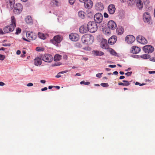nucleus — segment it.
Returning a JSON list of instances; mask_svg holds the SVG:
<instances>
[{
	"mask_svg": "<svg viewBox=\"0 0 155 155\" xmlns=\"http://www.w3.org/2000/svg\"><path fill=\"white\" fill-rule=\"evenodd\" d=\"M11 24L7 26L3 29L4 32L5 33L12 32L14 30L16 27V20L14 16H12L11 17Z\"/></svg>",
	"mask_w": 155,
	"mask_h": 155,
	"instance_id": "nucleus-1",
	"label": "nucleus"
},
{
	"mask_svg": "<svg viewBox=\"0 0 155 155\" xmlns=\"http://www.w3.org/2000/svg\"><path fill=\"white\" fill-rule=\"evenodd\" d=\"M82 42L86 44H90L94 41V38L93 36L89 34H85L81 38Z\"/></svg>",
	"mask_w": 155,
	"mask_h": 155,
	"instance_id": "nucleus-2",
	"label": "nucleus"
},
{
	"mask_svg": "<svg viewBox=\"0 0 155 155\" xmlns=\"http://www.w3.org/2000/svg\"><path fill=\"white\" fill-rule=\"evenodd\" d=\"M87 28L88 31L91 33L95 32L97 29V26L94 21H89L87 24Z\"/></svg>",
	"mask_w": 155,
	"mask_h": 155,
	"instance_id": "nucleus-3",
	"label": "nucleus"
},
{
	"mask_svg": "<svg viewBox=\"0 0 155 155\" xmlns=\"http://www.w3.org/2000/svg\"><path fill=\"white\" fill-rule=\"evenodd\" d=\"M41 58L43 61L45 62H50L53 60L52 56L49 54H45L42 55Z\"/></svg>",
	"mask_w": 155,
	"mask_h": 155,
	"instance_id": "nucleus-4",
	"label": "nucleus"
},
{
	"mask_svg": "<svg viewBox=\"0 0 155 155\" xmlns=\"http://www.w3.org/2000/svg\"><path fill=\"white\" fill-rule=\"evenodd\" d=\"M103 19L102 15L100 13H97L94 16V19L95 23H100L102 21Z\"/></svg>",
	"mask_w": 155,
	"mask_h": 155,
	"instance_id": "nucleus-5",
	"label": "nucleus"
},
{
	"mask_svg": "<svg viewBox=\"0 0 155 155\" xmlns=\"http://www.w3.org/2000/svg\"><path fill=\"white\" fill-rule=\"evenodd\" d=\"M22 10V5L19 3H16L14 6V12L16 14H18L21 13Z\"/></svg>",
	"mask_w": 155,
	"mask_h": 155,
	"instance_id": "nucleus-6",
	"label": "nucleus"
},
{
	"mask_svg": "<svg viewBox=\"0 0 155 155\" xmlns=\"http://www.w3.org/2000/svg\"><path fill=\"white\" fill-rule=\"evenodd\" d=\"M63 37L60 35H57L54 37L53 39H51V41L54 44L58 45L62 40Z\"/></svg>",
	"mask_w": 155,
	"mask_h": 155,
	"instance_id": "nucleus-7",
	"label": "nucleus"
},
{
	"mask_svg": "<svg viewBox=\"0 0 155 155\" xmlns=\"http://www.w3.org/2000/svg\"><path fill=\"white\" fill-rule=\"evenodd\" d=\"M143 50L146 53H152L154 51V48L151 45H146L143 48Z\"/></svg>",
	"mask_w": 155,
	"mask_h": 155,
	"instance_id": "nucleus-8",
	"label": "nucleus"
},
{
	"mask_svg": "<svg viewBox=\"0 0 155 155\" xmlns=\"http://www.w3.org/2000/svg\"><path fill=\"white\" fill-rule=\"evenodd\" d=\"M135 40L134 37L131 35L127 36L125 38V41L129 44L133 43Z\"/></svg>",
	"mask_w": 155,
	"mask_h": 155,
	"instance_id": "nucleus-9",
	"label": "nucleus"
},
{
	"mask_svg": "<svg viewBox=\"0 0 155 155\" xmlns=\"http://www.w3.org/2000/svg\"><path fill=\"white\" fill-rule=\"evenodd\" d=\"M108 28L110 29L114 30L117 28V25L116 23L113 21L110 20L108 21L107 24Z\"/></svg>",
	"mask_w": 155,
	"mask_h": 155,
	"instance_id": "nucleus-10",
	"label": "nucleus"
},
{
	"mask_svg": "<svg viewBox=\"0 0 155 155\" xmlns=\"http://www.w3.org/2000/svg\"><path fill=\"white\" fill-rule=\"evenodd\" d=\"M137 40L138 42L143 44H146L147 43V41L144 37L139 35L137 37Z\"/></svg>",
	"mask_w": 155,
	"mask_h": 155,
	"instance_id": "nucleus-11",
	"label": "nucleus"
},
{
	"mask_svg": "<svg viewBox=\"0 0 155 155\" xmlns=\"http://www.w3.org/2000/svg\"><path fill=\"white\" fill-rule=\"evenodd\" d=\"M69 38L71 41H76L79 39V36L76 33H71L69 35Z\"/></svg>",
	"mask_w": 155,
	"mask_h": 155,
	"instance_id": "nucleus-12",
	"label": "nucleus"
},
{
	"mask_svg": "<svg viewBox=\"0 0 155 155\" xmlns=\"http://www.w3.org/2000/svg\"><path fill=\"white\" fill-rule=\"evenodd\" d=\"M84 3L85 7L88 9L91 8L93 5V2L91 0H87Z\"/></svg>",
	"mask_w": 155,
	"mask_h": 155,
	"instance_id": "nucleus-13",
	"label": "nucleus"
},
{
	"mask_svg": "<svg viewBox=\"0 0 155 155\" xmlns=\"http://www.w3.org/2000/svg\"><path fill=\"white\" fill-rule=\"evenodd\" d=\"M143 18L145 22H149L151 19L150 14L148 12H146L144 13Z\"/></svg>",
	"mask_w": 155,
	"mask_h": 155,
	"instance_id": "nucleus-14",
	"label": "nucleus"
},
{
	"mask_svg": "<svg viewBox=\"0 0 155 155\" xmlns=\"http://www.w3.org/2000/svg\"><path fill=\"white\" fill-rule=\"evenodd\" d=\"M116 8L114 5L111 4L109 5L108 7V10L109 13L110 14H113L115 11Z\"/></svg>",
	"mask_w": 155,
	"mask_h": 155,
	"instance_id": "nucleus-15",
	"label": "nucleus"
},
{
	"mask_svg": "<svg viewBox=\"0 0 155 155\" xmlns=\"http://www.w3.org/2000/svg\"><path fill=\"white\" fill-rule=\"evenodd\" d=\"M27 35L28 39L31 40H34L37 38L36 34L32 32L27 34Z\"/></svg>",
	"mask_w": 155,
	"mask_h": 155,
	"instance_id": "nucleus-16",
	"label": "nucleus"
},
{
	"mask_svg": "<svg viewBox=\"0 0 155 155\" xmlns=\"http://www.w3.org/2000/svg\"><path fill=\"white\" fill-rule=\"evenodd\" d=\"M101 45L102 48L103 49H107L109 47L107 43V41L105 39L102 40L101 43Z\"/></svg>",
	"mask_w": 155,
	"mask_h": 155,
	"instance_id": "nucleus-17",
	"label": "nucleus"
},
{
	"mask_svg": "<svg viewBox=\"0 0 155 155\" xmlns=\"http://www.w3.org/2000/svg\"><path fill=\"white\" fill-rule=\"evenodd\" d=\"M104 8L103 4L101 2H98L95 5V9L98 11H102Z\"/></svg>",
	"mask_w": 155,
	"mask_h": 155,
	"instance_id": "nucleus-18",
	"label": "nucleus"
},
{
	"mask_svg": "<svg viewBox=\"0 0 155 155\" xmlns=\"http://www.w3.org/2000/svg\"><path fill=\"white\" fill-rule=\"evenodd\" d=\"M117 37L115 36H113L110 38L108 40V43L110 45L114 44L117 41Z\"/></svg>",
	"mask_w": 155,
	"mask_h": 155,
	"instance_id": "nucleus-19",
	"label": "nucleus"
},
{
	"mask_svg": "<svg viewBox=\"0 0 155 155\" xmlns=\"http://www.w3.org/2000/svg\"><path fill=\"white\" fill-rule=\"evenodd\" d=\"M140 51V49L138 47L133 46L132 47L131 52L133 54H137Z\"/></svg>",
	"mask_w": 155,
	"mask_h": 155,
	"instance_id": "nucleus-20",
	"label": "nucleus"
},
{
	"mask_svg": "<svg viewBox=\"0 0 155 155\" xmlns=\"http://www.w3.org/2000/svg\"><path fill=\"white\" fill-rule=\"evenodd\" d=\"M6 2L8 7L12 8L13 7L15 4V0H6Z\"/></svg>",
	"mask_w": 155,
	"mask_h": 155,
	"instance_id": "nucleus-21",
	"label": "nucleus"
},
{
	"mask_svg": "<svg viewBox=\"0 0 155 155\" xmlns=\"http://www.w3.org/2000/svg\"><path fill=\"white\" fill-rule=\"evenodd\" d=\"M41 59L39 57H37L34 59V63L35 65L38 66L41 64H42Z\"/></svg>",
	"mask_w": 155,
	"mask_h": 155,
	"instance_id": "nucleus-22",
	"label": "nucleus"
},
{
	"mask_svg": "<svg viewBox=\"0 0 155 155\" xmlns=\"http://www.w3.org/2000/svg\"><path fill=\"white\" fill-rule=\"evenodd\" d=\"M135 2L136 3V5L137 7L140 9H142L143 7V4L141 0H135Z\"/></svg>",
	"mask_w": 155,
	"mask_h": 155,
	"instance_id": "nucleus-23",
	"label": "nucleus"
},
{
	"mask_svg": "<svg viewBox=\"0 0 155 155\" xmlns=\"http://www.w3.org/2000/svg\"><path fill=\"white\" fill-rule=\"evenodd\" d=\"M124 29L121 26L118 27L116 29L117 33L118 35H121L123 34Z\"/></svg>",
	"mask_w": 155,
	"mask_h": 155,
	"instance_id": "nucleus-24",
	"label": "nucleus"
},
{
	"mask_svg": "<svg viewBox=\"0 0 155 155\" xmlns=\"http://www.w3.org/2000/svg\"><path fill=\"white\" fill-rule=\"evenodd\" d=\"M79 31L81 33H86L87 30L86 27L84 26H81L79 28Z\"/></svg>",
	"mask_w": 155,
	"mask_h": 155,
	"instance_id": "nucleus-25",
	"label": "nucleus"
},
{
	"mask_svg": "<svg viewBox=\"0 0 155 155\" xmlns=\"http://www.w3.org/2000/svg\"><path fill=\"white\" fill-rule=\"evenodd\" d=\"M25 21L27 24H31L32 23V20L31 17L30 16H28L25 19Z\"/></svg>",
	"mask_w": 155,
	"mask_h": 155,
	"instance_id": "nucleus-26",
	"label": "nucleus"
},
{
	"mask_svg": "<svg viewBox=\"0 0 155 155\" xmlns=\"http://www.w3.org/2000/svg\"><path fill=\"white\" fill-rule=\"evenodd\" d=\"M93 53L96 56H102L104 54V53L103 52L98 51H93Z\"/></svg>",
	"mask_w": 155,
	"mask_h": 155,
	"instance_id": "nucleus-27",
	"label": "nucleus"
},
{
	"mask_svg": "<svg viewBox=\"0 0 155 155\" xmlns=\"http://www.w3.org/2000/svg\"><path fill=\"white\" fill-rule=\"evenodd\" d=\"M61 56L59 54H57L54 57V60L55 61H59L61 59Z\"/></svg>",
	"mask_w": 155,
	"mask_h": 155,
	"instance_id": "nucleus-28",
	"label": "nucleus"
},
{
	"mask_svg": "<svg viewBox=\"0 0 155 155\" xmlns=\"http://www.w3.org/2000/svg\"><path fill=\"white\" fill-rule=\"evenodd\" d=\"M78 15L81 18H84L85 16L84 12L83 11H80L78 12Z\"/></svg>",
	"mask_w": 155,
	"mask_h": 155,
	"instance_id": "nucleus-29",
	"label": "nucleus"
},
{
	"mask_svg": "<svg viewBox=\"0 0 155 155\" xmlns=\"http://www.w3.org/2000/svg\"><path fill=\"white\" fill-rule=\"evenodd\" d=\"M38 37L41 39H45L46 38V37L44 34L42 33L38 32Z\"/></svg>",
	"mask_w": 155,
	"mask_h": 155,
	"instance_id": "nucleus-30",
	"label": "nucleus"
},
{
	"mask_svg": "<svg viewBox=\"0 0 155 155\" xmlns=\"http://www.w3.org/2000/svg\"><path fill=\"white\" fill-rule=\"evenodd\" d=\"M68 71L66 70L59 72L58 74L55 77L57 78H59L61 76V74H63L64 73L67 72Z\"/></svg>",
	"mask_w": 155,
	"mask_h": 155,
	"instance_id": "nucleus-31",
	"label": "nucleus"
},
{
	"mask_svg": "<svg viewBox=\"0 0 155 155\" xmlns=\"http://www.w3.org/2000/svg\"><path fill=\"white\" fill-rule=\"evenodd\" d=\"M109 51L110 52V54H112V55L116 56L117 54V53L115 52V51L113 49L111 48H109Z\"/></svg>",
	"mask_w": 155,
	"mask_h": 155,
	"instance_id": "nucleus-32",
	"label": "nucleus"
},
{
	"mask_svg": "<svg viewBox=\"0 0 155 155\" xmlns=\"http://www.w3.org/2000/svg\"><path fill=\"white\" fill-rule=\"evenodd\" d=\"M141 57L144 59H147L150 58V56L149 54H143L141 56Z\"/></svg>",
	"mask_w": 155,
	"mask_h": 155,
	"instance_id": "nucleus-33",
	"label": "nucleus"
},
{
	"mask_svg": "<svg viewBox=\"0 0 155 155\" xmlns=\"http://www.w3.org/2000/svg\"><path fill=\"white\" fill-rule=\"evenodd\" d=\"M16 32L15 33V34L18 35L20 34L21 32V29L19 28H16Z\"/></svg>",
	"mask_w": 155,
	"mask_h": 155,
	"instance_id": "nucleus-34",
	"label": "nucleus"
},
{
	"mask_svg": "<svg viewBox=\"0 0 155 155\" xmlns=\"http://www.w3.org/2000/svg\"><path fill=\"white\" fill-rule=\"evenodd\" d=\"M122 81H123V82H124V83H129V82H130V81L129 82V81H127L125 80H123ZM130 84L129 83H124L123 86H129V85H130Z\"/></svg>",
	"mask_w": 155,
	"mask_h": 155,
	"instance_id": "nucleus-35",
	"label": "nucleus"
},
{
	"mask_svg": "<svg viewBox=\"0 0 155 155\" xmlns=\"http://www.w3.org/2000/svg\"><path fill=\"white\" fill-rule=\"evenodd\" d=\"M80 84H84L85 85H88L90 84V83L89 82H85L84 81H83L80 82Z\"/></svg>",
	"mask_w": 155,
	"mask_h": 155,
	"instance_id": "nucleus-36",
	"label": "nucleus"
},
{
	"mask_svg": "<svg viewBox=\"0 0 155 155\" xmlns=\"http://www.w3.org/2000/svg\"><path fill=\"white\" fill-rule=\"evenodd\" d=\"M36 50L38 51H44V49L41 47H37L36 48Z\"/></svg>",
	"mask_w": 155,
	"mask_h": 155,
	"instance_id": "nucleus-37",
	"label": "nucleus"
},
{
	"mask_svg": "<svg viewBox=\"0 0 155 155\" xmlns=\"http://www.w3.org/2000/svg\"><path fill=\"white\" fill-rule=\"evenodd\" d=\"M101 86L105 87H107L109 86V85L107 83H102L101 84Z\"/></svg>",
	"mask_w": 155,
	"mask_h": 155,
	"instance_id": "nucleus-38",
	"label": "nucleus"
},
{
	"mask_svg": "<svg viewBox=\"0 0 155 155\" xmlns=\"http://www.w3.org/2000/svg\"><path fill=\"white\" fill-rule=\"evenodd\" d=\"M143 3L144 5H147L149 3V0H143Z\"/></svg>",
	"mask_w": 155,
	"mask_h": 155,
	"instance_id": "nucleus-39",
	"label": "nucleus"
},
{
	"mask_svg": "<svg viewBox=\"0 0 155 155\" xmlns=\"http://www.w3.org/2000/svg\"><path fill=\"white\" fill-rule=\"evenodd\" d=\"M146 84H145V83H143V84H141L140 83L138 82H136L135 83V84L136 85H139L140 86H143L144 85H145Z\"/></svg>",
	"mask_w": 155,
	"mask_h": 155,
	"instance_id": "nucleus-40",
	"label": "nucleus"
},
{
	"mask_svg": "<svg viewBox=\"0 0 155 155\" xmlns=\"http://www.w3.org/2000/svg\"><path fill=\"white\" fill-rule=\"evenodd\" d=\"M5 58V56L4 55L0 54V60H3Z\"/></svg>",
	"mask_w": 155,
	"mask_h": 155,
	"instance_id": "nucleus-41",
	"label": "nucleus"
},
{
	"mask_svg": "<svg viewBox=\"0 0 155 155\" xmlns=\"http://www.w3.org/2000/svg\"><path fill=\"white\" fill-rule=\"evenodd\" d=\"M132 74V71H130V72H128L125 73V75H127V76H131Z\"/></svg>",
	"mask_w": 155,
	"mask_h": 155,
	"instance_id": "nucleus-42",
	"label": "nucleus"
},
{
	"mask_svg": "<svg viewBox=\"0 0 155 155\" xmlns=\"http://www.w3.org/2000/svg\"><path fill=\"white\" fill-rule=\"evenodd\" d=\"M103 74V73H98L96 74V76L98 78H100L101 77V74Z\"/></svg>",
	"mask_w": 155,
	"mask_h": 155,
	"instance_id": "nucleus-43",
	"label": "nucleus"
},
{
	"mask_svg": "<svg viewBox=\"0 0 155 155\" xmlns=\"http://www.w3.org/2000/svg\"><path fill=\"white\" fill-rule=\"evenodd\" d=\"M61 64V63L60 62L59 63H56L53 64V66H57L60 65Z\"/></svg>",
	"mask_w": 155,
	"mask_h": 155,
	"instance_id": "nucleus-44",
	"label": "nucleus"
},
{
	"mask_svg": "<svg viewBox=\"0 0 155 155\" xmlns=\"http://www.w3.org/2000/svg\"><path fill=\"white\" fill-rule=\"evenodd\" d=\"M69 2L71 5H72L74 2V0H69Z\"/></svg>",
	"mask_w": 155,
	"mask_h": 155,
	"instance_id": "nucleus-45",
	"label": "nucleus"
},
{
	"mask_svg": "<svg viewBox=\"0 0 155 155\" xmlns=\"http://www.w3.org/2000/svg\"><path fill=\"white\" fill-rule=\"evenodd\" d=\"M104 17L105 18H107L108 17V14L106 12H104Z\"/></svg>",
	"mask_w": 155,
	"mask_h": 155,
	"instance_id": "nucleus-46",
	"label": "nucleus"
},
{
	"mask_svg": "<svg viewBox=\"0 0 155 155\" xmlns=\"http://www.w3.org/2000/svg\"><path fill=\"white\" fill-rule=\"evenodd\" d=\"M116 65H109V67L111 68H114L116 67Z\"/></svg>",
	"mask_w": 155,
	"mask_h": 155,
	"instance_id": "nucleus-47",
	"label": "nucleus"
},
{
	"mask_svg": "<svg viewBox=\"0 0 155 155\" xmlns=\"http://www.w3.org/2000/svg\"><path fill=\"white\" fill-rule=\"evenodd\" d=\"M63 58L64 59L66 60L68 58L67 55L66 54L64 55L63 56Z\"/></svg>",
	"mask_w": 155,
	"mask_h": 155,
	"instance_id": "nucleus-48",
	"label": "nucleus"
},
{
	"mask_svg": "<svg viewBox=\"0 0 155 155\" xmlns=\"http://www.w3.org/2000/svg\"><path fill=\"white\" fill-rule=\"evenodd\" d=\"M27 85L28 87L32 86L33 85V84L32 83H29L27 84Z\"/></svg>",
	"mask_w": 155,
	"mask_h": 155,
	"instance_id": "nucleus-49",
	"label": "nucleus"
},
{
	"mask_svg": "<svg viewBox=\"0 0 155 155\" xmlns=\"http://www.w3.org/2000/svg\"><path fill=\"white\" fill-rule=\"evenodd\" d=\"M48 88L47 87H45L44 88H42L41 89V91H46L47 90Z\"/></svg>",
	"mask_w": 155,
	"mask_h": 155,
	"instance_id": "nucleus-50",
	"label": "nucleus"
},
{
	"mask_svg": "<svg viewBox=\"0 0 155 155\" xmlns=\"http://www.w3.org/2000/svg\"><path fill=\"white\" fill-rule=\"evenodd\" d=\"M150 58V61H155V58L152 57V58Z\"/></svg>",
	"mask_w": 155,
	"mask_h": 155,
	"instance_id": "nucleus-51",
	"label": "nucleus"
},
{
	"mask_svg": "<svg viewBox=\"0 0 155 155\" xmlns=\"http://www.w3.org/2000/svg\"><path fill=\"white\" fill-rule=\"evenodd\" d=\"M5 84L2 82H1V81H0V86H3Z\"/></svg>",
	"mask_w": 155,
	"mask_h": 155,
	"instance_id": "nucleus-52",
	"label": "nucleus"
},
{
	"mask_svg": "<svg viewBox=\"0 0 155 155\" xmlns=\"http://www.w3.org/2000/svg\"><path fill=\"white\" fill-rule=\"evenodd\" d=\"M5 33L3 31V30L2 29H0V34H3Z\"/></svg>",
	"mask_w": 155,
	"mask_h": 155,
	"instance_id": "nucleus-53",
	"label": "nucleus"
},
{
	"mask_svg": "<svg viewBox=\"0 0 155 155\" xmlns=\"http://www.w3.org/2000/svg\"><path fill=\"white\" fill-rule=\"evenodd\" d=\"M16 54L18 55L20 54H21V51L19 50H17L16 52Z\"/></svg>",
	"mask_w": 155,
	"mask_h": 155,
	"instance_id": "nucleus-54",
	"label": "nucleus"
},
{
	"mask_svg": "<svg viewBox=\"0 0 155 155\" xmlns=\"http://www.w3.org/2000/svg\"><path fill=\"white\" fill-rule=\"evenodd\" d=\"M125 78V77L124 76H121L119 78L120 79H124Z\"/></svg>",
	"mask_w": 155,
	"mask_h": 155,
	"instance_id": "nucleus-55",
	"label": "nucleus"
},
{
	"mask_svg": "<svg viewBox=\"0 0 155 155\" xmlns=\"http://www.w3.org/2000/svg\"><path fill=\"white\" fill-rule=\"evenodd\" d=\"M149 73L150 74L155 73V71H149Z\"/></svg>",
	"mask_w": 155,
	"mask_h": 155,
	"instance_id": "nucleus-56",
	"label": "nucleus"
},
{
	"mask_svg": "<svg viewBox=\"0 0 155 155\" xmlns=\"http://www.w3.org/2000/svg\"><path fill=\"white\" fill-rule=\"evenodd\" d=\"M113 74L117 75L118 74V72L117 71H115L113 72Z\"/></svg>",
	"mask_w": 155,
	"mask_h": 155,
	"instance_id": "nucleus-57",
	"label": "nucleus"
},
{
	"mask_svg": "<svg viewBox=\"0 0 155 155\" xmlns=\"http://www.w3.org/2000/svg\"><path fill=\"white\" fill-rule=\"evenodd\" d=\"M45 81L44 80H41L40 81V82L42 83L45 84Z\"/></svg>",
	"mask_w": 155,
	"mask_h": 155,
	"instance_id": "nucleus-58",
	"label": "nucleus"
},
{
	"mask_svg": "<svg viewBox=\"0 0 155 155\" xmlns=\"http://www.w3.org/2000/svg\"><path fill=\"white\" fill-rule=\"evenodd\" d=\"M2 45L4 46H10V45H8L6 44H3Z\"/></svg>",
	"mask_w": 155,
	"mask_h": 155,
	"instance_id": "nucleus-59",
	"label": "nucleus"
},
{
	"mask_svg": "<svg viewBox=\"0 0 155 155\" xmlns=\"http://www.w3.org/2000/svg\"><path fill=\"white\" fill-rule=\"evenodd\" d=\"M83 60L86 61L88 60V58H83Z\"/></svg>",
	"mask_w": 155,
	"mask_h": 155,
	"instance_id": "nucleus-60",
	"label": "nucleus"
},
{
	"mask_svg": "<svg viewBox=\"0 0 155 155\" xmlns=\"http://www.w3.org/2000/svg\"><path fill=\"white\" fill-rule=\"evenodd\" d=\"M54 87H55L58 89H59L60 88V87L59 86H54Z\"/></svg>",
	"mask_w": 155,
	"mask_h": 155,
	"instance_id": "nucleus-61",
	"label": "nucleus"
},
{
	"mask_svg": "<svg viewBox=\"0 0 155 155\" xmlns=\"http://www.w3.org/2000/svg\"><path fill=\"white\" fill-rule=\"evenodd\" d=\"M87 0H79V1L81 2L84 3Z\"/></svg>",
	"mask_w": 155,
	"mask_h": 155,
	"instance_id": "nucleus-62",
	"label": "nucleus"
},
{
	"mask_svg": "<svg viewBox=\"0 0 155 155\" xmlns=\"http://www.w3.org/2000/svg\"><path fill=\"white\" fill-rule=\"evenodd\" d=\"M118 84L119 85H123V86L124 83H121V82L119 83Z\"/></svg>",
	"mask_w": 155,
	"mask_h": 155,
	"instance_id": "nucleus-63",
	"label": "nucleus"
},
{
	"mask_svg": "<svg viewBox=\"0 0 155 155\" xmlns=\"http://www.w3.org/2000/svg\"><path fill=\"white\" fill-rule=\"evenodd\" d=\"M5 48H4L3 47H2L0 49V50L1 51H4L5 50Z\"/></svg>",
	"mask_w": 155,
	"mask_h": 155,
	"instance_id": "nucleus-64",
	"label": "nucleus"
}]
</instances>
